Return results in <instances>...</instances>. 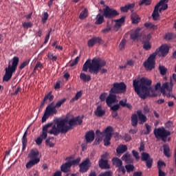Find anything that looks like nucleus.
I'll return each mask as SVG.
<instances>
[{
	"label": "nucleus",
	"mask_w": 176,
	"mask_h": 176,
	"mask_svg": "<svg viewBox=\"0 0 176 176\" xmlns=\"http://www.w3.org/2000/svg\"><path fill=\"white\" fill-rule=\"evenodd\" d=\"M169 52V47L167 45H162L157 49L155 53L151 54L147 61L144 63V67L147 71H151L155 68V57L157 55L166 56Z\"/></svg>",
	"instance_id": "7ed1b4c3"
},
{
	"label": "nucleus",
	"mask_w": 176,
	"mask_h": 176,
	"mask_svg": "<svg viewBox=\"0 0 176 176\" xmlns=\"http://www.w3.org/2000/svg\"><path fill=\"white\" fill-rule=\"evenodd\" d=\"M164 166L166 167V164L163 161H159L157 162V167H158V169L160 170V168H162V167Z\"/></svg>",
	"instance_id": "052dcab7"
},
{
	"label": "nucleus",
	"mask_w": 176,
	"mask_h": 176,
	"mask_svg": "<svg viewBox=\"0 0 176 176\" xmlns=\"http://www.w3.org/2000/svg\"><path fill=\"white\" fill-rule=\"evenodd\" d=\"M88 16V10L85 8L82 12L80 14L79 18L80 19H84Z\"/></svg>",
	"instance_id": "a19ab883"
},
{
	"label": "nucleus",
	"mask_w": 176,
	"mask_h": 176,
	"mask_svg": "<svg viewBox=\"0 0 176 176\" xmlns=\"http://www.w3.org/2000/svg\"><path fill=\"white\" fill-rule=\"evenodd\" d=\"M110 91L113 94H124L126 91V85L123 82H115Z\"/></svg>",
	"instance_id": "9d476101"
},
{
	"label": "nucleus",
	"mask_w": 176,
	"mask_h": 176,
	"mask_svg": "<svg viewBox=\"0 0 176 176\" xmlns=\"http://www.w3.org/2000/svg\"><path fill=\"white\" fill-rule=\"evenodd\" d=\"M19 62H20V58L17 56H14L12 58V65H9L8 67L5 69L6 74L3 77V82H8L12 79V76H13V73L16 72L17 69V66L19 65Z\"/></svg>",
	"instance_id": "39448f33"
},
{
	"label": "nucleus",
	"mask_w": 176,
	"mask_h": 176,
	"mask_svg": "<svg viewBox=\"0 0 176 176\" xmlns=\"http://www.w3.org/2000/svg\"><path fill=\"white\" fill-rule=\"evenodd\" d=\"M159 8H160V4H157L155 7V10L152 14V16L154 21H157L159 19V17H160V14L158 12Z\"/></svg>",
	"instance_id": "a878e982"
},
{
	"label": "nucleus",
	"mask_w": 176,
	"mask_h": 176,
	"mask_svg": "<svg viewBox=\"0 0 176 176\" xmlns=\"http://www.w3.org/2000/svg\"><path fill=\"white\" fill-rule=\"evenodd\" d=\"M38 160L35 159V160H30L25 165V167L28 170H30V168H32L35 164H38Z\"/></svg>",
	"instance_id": "393cba45"
},
{
	"label": "nucleus",
	"mask_w": 176,
	"mask_h": 176,
	"mask_svg": "<svg viewBox=\"0 0 176 176\" xmlns=\"http://www.w3.org/2000/svg\"><path fill=\"white\" fill-rule=\"evenodd\" d=\"M94 114L97 117H102L105 114V111L102 109V105H98L96 109L94 111Z\"/></svg>",
	"instance_id": "4be33fe9"
},
{
	"label": "nucleus",
	"mask_w": 176,
	"mask_h": 176,
	"mask_svg": "<svg viewBox=\"0 0 176 176\" xmlns=\"http://www.w3.org/2000/svg\"><path fill=\"white\" fill-rule=\"evenodd\" d=\"M132 153H133L134 157H135L136 160H139V159H140L139 153L137 152L136 151L133 150L132 151Z\"/></svg>",
	"instance_id": "680f3d73"
},
{
	"label": "nucleus",
	"mask_w": 176,
	"mask_h": 176,
	"mask_svg": "<svg viewBox=\"0 0 176 176\" xmlns=\"http://www.w3.org/2000/svg\"><path fill=\"white\" fill-rule=\"evenodd\" d=\"M82 123V119L80 116L73 118L68 121L69 127H73V126H80Z\"/></svg>",
	"instance_id": "2eb2a0df"
},
{
	"label": "nucleus",
	"mask_w": 176,
	"mask_h": 176,
	"mask_svg": "<svg viewBox=\"0 0 176 176\" xmlns=\"http://www.w3.org/2000/svg\"><path fill=\"white\" fill-rule=\"evenodd\" d=\"M100 176H112L111 171H106L100 175Z\"/></svg>",
	"instance_id": "0e129e2a"
},
{
	"label": "nucleus",
	"mask_w": 176,
	"mask_h": 176,
	"mask_svg": "<svg viewBox=\"0 0 176 176\" xmlns=\"http://www.w3.org/2000/svg\"><path fill=\"white\" fill-rule=\"evenodd\" d=\"M126 43V41L125 39H122L119 45L120 50L124 49Z\"/></svg>",
	"instance_id": "603ef678"
},
{
	"label": "nucleus",
	"mask_w": 176,
	"mask_h": 176,
	"mask_svg": "<svg viewBox=\"0 0 176 176\" xmlns=\"http://www.w3.org/2000/svg\"><path fill=\"white\" fill-rule=\"evenodd\" d=\"M166 129H171L173 127V123L171 121H168L165 124Z\"/></svg>",
	"instance_id": "13d9d810"
},
{
	"label": "nucleus",
	"mask_w": 176,
	"mask_h": 176,
	"mask_svg": "<svg viewBox=\"0 0 176 176\" xmlns=\"http://www.w3.org/2000/svg\"><path fill=\"white\" fill-rule=\"evenodd\" d=\"M125 168L126 170V172L128 173H130L131 172H133V170H135V166L133 164H129L125 166Z\"/></svg>",
	"instance_id": "4c0bfd02"
},
{
	"label": "nucleus",
	"mask_w": 176,
	"mask_h": 176,
	"mask_svg": "<svg viewBox=\"0 0 176 176\" xmlns=\"http://www.w3.org/2000/svg\"><path fill=\"white\" fill-rule=\"evenodd\" d=\"M113 129L112 126H107L104 131L100 132V130H97L96 134L98 137L100 135H104V146H109L110 145V141L112 138Z\"/></svg>",
	"instance_id": "423d86ee"
},
{
	"label": "nucleus",
	"mask_w": 176,
	"mask_h": 176,
	"mask_svg": "<svg viewBox=\"0 0 176 176\" xmlns=\"http://www.w3.org/2000/svg\"><path fill=\"white\" fill-rule=\"evenodd\" d=\"M94 137H95V133L94 131H89L85 135L86 142L87 144H91V142H93L94 140Z\"/></svg>",
	"instance_id": "6ab92c4d"
},
{
	"label": "nucleus",
	"mask_w": 176,
	"mask_h": 176,
	"mask_svg": "<svg viewBox=\"0 0 176 176\" xmlns=\"http://www.w3.org/2000/svg\"><path fill=\"white\" fill-rule=\"evenodd\" d=\"M122 160L126 162V163H133V160L131 157L129 153H126L122 157Z\"/></svg>",
	"instance_id": "72a5a7b5"
},
{
	"label": "nucleus",
	"mask_w": 176,
	"mask_h": 176,
	"mask_svg": "<svg viewBox=\"0 0 176 176\" xmlns=\"http://www.w3.org/2000/svg\"><path fill=\"white\" fill-rule=\"evenodd\" d=\"M27 135H28V131H25L23 134V136L22 138V150L25 151V148H27V144L28 142V140H27Z\"/></svg>",
	"instance_id": "b1692460"
},
{
	"label": "nucleus",
	"mask_w": 176,
	"mask_h": 176,
	"mask_svg": "<svg viewBox=\"0 0 176 176\" xmlns=\"http://www.w3.org/2000/svg\"><path fill=\"white\" fill-rule=\"evenodd\" d=\"M79 60H80L79 56H77V57L71 63V64H70L69 66H70V67H74V65H76L78 63Z\"/></svg>",
	"instance_id": "864d4df0"
},
{
	"label": "nucleus",
	"mask_w": 176,
	"mask_h": 176,
	"mask_svg": "<svg viewBox=\"0 0 176 176\" xmlns=\"http://www.w3.org/2000/svg\"><path fill=\"white\" fill-rule=\"evenodd\" d=\"M113 165L116 167H120V166H122V162L120 159L118 157H113L112 159Z\"/></svg>",
	"instance_id": "2f4dec72"
},
{
	"label": "nucleus",
	"mask_w": 176,
	"mask_h": 176,
	"mask_svg": "<svg viewBox=\"0 0 176 176\" xmlns=\"http://www.w3.org/2000/svg\"><path fill=\"white\" fill-rule=\"evenodd\" d=\"M68 122L67 118H64L60 120L56 121V125L52 126V129L48 132L50 134H53L56 137L60 134H66L67 131L70 129V127L65 124Z\"/></svg>",
	"instance_id": "20e7f679"
},
{
	"label": "nucleus",
	"mask_w": 176,
	"mask_h": 176,
	"mask_svg": "<svg viewBox=\"0 0 176 176\" xmlns=\"http://www.w3.org/2000/svg\"><path fill=\"white\" fill-rule=\"evenodd\" d=\"M54 102H51L45 111L44 115L42 118V122H45L50 116L56 115L58 112L55 106H53Z\"/></svg>",
	"instance_id": "1a4fd4ad"
},
{
	"label": "nucleus",
	"mask_w": 176,
	"mask_h": 176,
	"mask_svg": "<svg viewBox=\"0 0 176 176\" xmlns=\"http://www.w3.org/2000/svg\"><path fill=\"white\" fill-rule=\"evenodd\" d=\"M164 38H165L166 40L170 41V40L173 38V34H170V33L167 34L165 36Z\"/></svg>",
	"instance_id": "338daca9"
},
{
	"label": "nucleus",
	"mask_w": 176,
	"mask_h": 176,
	"mask_svg": "<svg viewBox=\"0 0 176 176\" xmlns=\"http://www.w3.org/2000/svg\"><path fill=\"white\" fill-rule=\"evenodd\" d=\"M152 80L146 78H142L140 80H134L133 86L135 91L142 99L148 96L155 97L157 96L155 91L161 88V83L157 82L155 86V89L151 87Z\"/></svg>",
	"instance_id": "f257e3e1"
},
{
	"label": "nucleus",
	"mask_w": 176,
	"mask_h": 176,
	"mask_svg": "<svg viewBox=\"0 0 176 176\" xmlns=\"http://www.w3.org/2000/svg\"><path fill=\"white\" fill-rule=\"evenodd\" d=\"M146 131L144 133V135H148L151 132V126L148 124H145Z\"/></svg>",
	"instance_id": "49530a36"
},
{
	"label": "nucleus",
	"mask_w": 176,
	"mask_h": 176,
	"mask_svg": "<svg viewBox=\"0 0 176 176\" xmlns=\"http://www.w3.org/2000/svg\"><path fill=\"white\" fill-rule=\"evenodd\" d=\"M102 41V40L100 37L94 36L92 38H91L90 40H89V41L87 43V45L89 47H92L96 44H98L100 45L101 44Z\"/></svg>",
	"instance_id": "dca6fc26"
},
{
	"label": "nucleus",
	"mask_w": 176,
	"mask_h": 176,
	"mask_svg": "<svg viewBox=\"0 0 176 176\" xmlns=\"http://www.w3.org/2000/svg\"><path fill=\"white\" fill-rule=\"evenodd\" d=\"M159 69L160 71V74L163 76L166 75L167 69L164 66H160Z\"/></svg>",
	"instance_id": "09e8293b"
},
{
	"label": "nucleus",
	"mask_w": 176,
	"mask_h": 176,
	"mask_svg": "<svg viewBox=\"0 0 176 176\" xmlns=\"http://www.w3.org/2000/svg\"><path fill=\"white\" fill-rule=\"evenodd\" d=\"M135 5L134 4H128L126 5L124 7H121L120 8V10L122 12H127L129 11V10H131L133 8H134Z\"/></svg>",
	"instance_id": "7c9ffc66"
},
{
	"label": "nucleus",
	"mask_w": 176,
	"mask_h": 176,
	"mask_svg": "<svg viewBox=\"0 0 176 176\" xmlns=\"http://www.w3.org/2000/svg\"><path fill=\"white\" fill-rule=\"evenodd\" d=\"M131 125L133 126V127H137L138 124V115L135 113L133 114L131 118Z\"/></svg>",
	"instance_id": "bb28decb"
},
{
	"label": "nucleus",
	"mask_w": 176,
	"mask_h": 176,
	"mask_svg": "<svg viewBox=\"0 0 176 176\" xmlns=\"http://www.w3.org/2000/svg\"><path fill=\"white\" fill-rule=\"evenodd\" d=\"M54 95H52V91H50L43 98L44 100L47 101V100H49L50 102L54 100Z\"/></svg>",
	"instance_id": "e433bc0d"
},
{
	"label": "nucleus",
	"mask_w": 176,
	"mask_h": 176,
	"mask_svg": "<svg viewBox=\"0 0 176 176\" xmlns=\"http://www.w3.org/2000/svg\"><path fill=\"white\" fill-rule=\"evenodd\" d=\"M30 64V59L26 60L25 62L22 63L21 65L19 66V69H24L25 67L28 65Z\"/></svg>",
	"instance_id": "de8ad7c7"
},
{
	"label": "nucleus",
	"mask_w": 176,
	"mask_h": 176,
	"mask_svg": "<svg viewBox=\"0 0 176 176\" xmlns=\"http://www.w3.org/2000/svg\"><path fill=\"white\" fill-rule=\"evenodd\" d=\"M116 95L113 92L109 91V95L106 99V102L108 106H110L112 103L116 102Z\"/></svg>",
	"instance_id": "a211bd4d"
},
{
	"label": "nucleus",
	"mask_w": 176,
	"mask_h": 176,
	"mask_svg": "<svg viewBox=\"0 0 176 176\" xmlns=\"http://www.w3.org/2000/svg\"><path fill=\"white\" fill-rule=\"evenodd\" d=\"M80 78L84 82H89L91 80V78L89 75H86L85 73H81L80 74Z\"/></svg>",
	"instance_id": "f704fd0d"
},
{
	"label": "nucleus",
	"mask_w": 176,
	"mask_h": 176,
	"mask_svg": "<svg viewBox=\"0 0 176 176\" xmlns=\"http://www.w3.org/2000/svg\"><path fill=\"white\" fill-rule=\"evenodd\" d=\"M67 99L66 98H63L60 100H58L56 104H55V108L58 109L61 107L62 104H63L66 102Z\"/></svg>",
	"instance_id": "79ce46f5"
},
{
	"label": "nucleus",
	"mask_w": 176,
	"mask_h": 176,
	"mask_svg": "<svg viewBox=\"0 0 176 176\" xmlns=\"http://www.w3.org/2000/svg\"><path fill=\"white\" fill-rule=\"evenodd\" d=\"M52 126H53L52 122L47 123V124L43 126L41 134L35 140L36 145H41L43 140H46L47 137V133H49L48 129H50V127H52Z\"/></svg>",
	"instance_id": "6e6552de"
},
{
	"label": "nucleus",
	"mask_w": 176,
	"mask_h": 176,
	"mask_svg": "<svg viewBox=\"0 0 176 176\" xmlns=\"http://www.w3.org/2000/svg\"><path fill=\"white\" fill-rule=\"evenodd\" d=\"M124 140H125V141L126 142H129V141H131L132 140V138L131 136L128 134V133H126L124 135Z\"/></svg>",
	"instance_id": "5fc2aeb1"
},
{
	"label": "nucleus",
	"mask_w": 176,
	"mask_h": 176,
	"mask_svg": "<svg viewBox=\"0 0 176 176\" xmlns=\"http://www.w3.org/2000/svg\"><path fill=\"white\" fill-rule=\"evenodd\" d=\"M106 97H107V94L103 93L100 96V99L101 101H104L105 100Z\"/></svg>",
	"instance_id": "774afa93"
},
{
	"label": "nucleus",
	"mask_w": 176,
	"mask_h": 176,
	"mask_svg": "<svg viewBox=\"0 0 176 176\" xmlns=\"http://www.w3.org/2000/svg\"><path fill=\"white\" fill-rule=\"evenodd\" d=\"M138 118L139 119V124H142L147 121L146 116L142 113L141 111H137Z\"/></svg>",
	"instance_id": "412c9836"
},
{
	"label": "nucleus",
	"mask_w": 176,
	"mask_h": 176,
	"mask_svg": "<svg viewBox=\"0 0 176 176\" xmlns=\"http://www.w3.org/2000/svg\"><path fill=\"white\" fill-rule=\"evenodd\" d=\"M144 26L147 28V29H150V30H157V25H153V23H146L144 24Z\"/></svg>",
	"instance_id": "58836bf2"
},
{
	"label": "nucleus",
	"mask_w": 176,
	"mask_h": 176,
	"mask_svg": "<svg viewBox=\"0 0 176 176\" xmlns=\"http://www.w3.org/2000/svg\"><path fill=\"white\" fill-rule=\"evenodd\" d=\"M151 3V0H140V1L139 2L138 5L140 6H142V5H145V6H149Z\"/></svg>",
	"instance_id": "a18cd8bd"
},
{
	"label": "nucleus",
	"mask_w": 176,
	"mask_h": 176,
	"mask_svg": "<svg viewBox=\"0 0 176 176\" xmlns=\"http://www.w3.org/2000/svg\"><path fill=\"white\" fill-rule=\"evenodd\" d=\"M32 25H33V24L31 22H25L23 23V27L25 29H28V28H32Z\"/></svg>",
	"instance_id": "8fccbe9b"
},
{
	"label": "nucleus",
	"mask_w": 176,
	"mask_h": 176,
	"mask_svg": "<svg viewBox=\"0 0 176 176\" xmlns=\"http://www.w3.org/2000/svg\"><path fill=\"white\" fill-rule=\"evenodd\" d=\"M127 149L128 148L126 145H122L116 148V152L118 155H120L121 153H124V152H126Z\"/></svg>",
	"instance_id": "cd10ccee"
},
{
	"label": "nucleus",
	"mask_w": 176,
	"mask_h": 176,
	"mask_svg": "<svg viewBox=\"0 0 176 176\" xmlns=\"http://www.w3.org/2000/svg\"><path fill=\"white\" fill-rule=\"evenodd\" d=\"M143 48L148 51L151 49V45L148 41H143Z\"/></svg>",
	"instance_id": "ea45409f"
},
{
	"label": "nucleus",
	"mask_w": 176,
	"mask_h": 176,
	"mask_svg": "<svg viewBox=\"0 0 176 176\" xmlns=\"http://www.w3.org/2000/svg\"><path fill=\"white\" fill-rule=\"evenodd\" d=\"M48 13L47 12H43V18H42V22L43 23H45L47 19H48Z\"/></svg>",
	"instance_id": "3c124183"
},
{
	"label": "nucleus",
	"mask_w": 176,
	"mask_h": 176,
	"mask_svg": "<svg viewBox=\"0 0 176 176\" xmlns=\"http://www.w3.org/2000/svg\"><path fill=\"white\" fill-rule=\"evenodd\" d=\"M120 14L117 10L109 8V6H106L104 9H103V15L106 19H111L118 16Z\"/></svg>",
	"instance_id": "9b49d317"
},
{
	"label": "nucleus",
	"mask_w": 176,
	"mask_h": 176,
	"mask_svg": "<svg viewBox=\"0 0 176 176\" xmlns=\"http://www.w3.org/2000/svg\"><path fill=\"white\" fill-rule=\"evenodd\" d=\"M81 159L80 157L76 159V160H74L73 161H71V164H72V166H76V164H78V163H80Z\"/></svg>",
	"instance_id": "6e6d98bb"
},
{
	"label": "nucleus",
	"mask_w": 176,
	"mask_h": 176,
	"mask_svg": "<svg viewBox=\"0 0 176 176\" xmlns=\"http://www.w3.org/2000/svg\"><path fill=\"white\" fill-rule=\"evenodd\" d=\"M126 102H127L126 99L125 100H122L120 101L118 104H120V106L121 105L122 107H125L126 104Z\"/></svg>",
	"instance_id": "69168bd1"
},
{
	"label": "nucleus",
	"mask_w": 176,
	"mask_h": 176,
	"mask_svg": "<svg viewBox=\"0 0 176 176\" xmlns=\"http://www.w3.org/2000/svg\"><path fill=\"white\" fill-rule=\"evenodd\" d=\"M43 67V64H42L41 62L38 61V62L36 63V64L34 68V70L35 71V70H36L38 68H40V69H41Z\"/></svg>",
	"instance_id": "4d7b16f0"
},
{
	"label": "nucleus",
	"mask_w": 176,
	"mask_h": 176,
	"mask_svg": "<svg viewBox=\"0 0 176 176\" xmlns=\"http://www.w3.org/2000/svg\"><path fill=\"white\" fill-rule=\"evenodd\" d=\"M141 159L142 162H146V167H148V168H151L153 160L151 157L148 153H142Z\"/></svg>",
	"instance_id": "4468645a"
},
{
	"label": "nucleus",
	"mask_w": 176,
	"mask_h": 176,
	"mask_svg": "<svg viewBox=\"0 0 176 176\" xmlns=\"http://www.w3.org/2000/svg\"><path fill=\"white\" fill-rule=\"evenodd\" d=\"M51 32H52V29L50 30V31L48 32L47 35L45 38V41L43 43L44 45H45L48 42L50 37Z\"/></svg>",
	"instance_id": "e2e57ef3"
},
{
	"label": "nucleus",
	"mask_w": 176,
	"mask_h": 176,
	"mask_svg": "<svg viewBox=\"0 0 176 176\" xmlns=\"http://www.w3.org/2000/svg\"><path fill=\"white\" fill-rule=\"evenodd\" d=\"M104 14L102 15L100 14H98L96 16V25H100L102 24L104 21Z\"/></svg>",
	"instance_id": "473e14b6"
},
{
	"label": "nucleus",
	"mask_w": 176,
	"mask_h": 176,
	"mask_svg": "<svg viewBox=\"0 0 176 176\" xmlns=\"http://www.w3.org/2000/svg\"><path fill=\"white\" fill-rule=\"evenodd\" d=\"M70 167H72V164L70 161H69L61 166L60 170L63 173H67L69 172Z\"/></svg>",
	"instance_id": "5701e85b"
},
{
	"label": "nucleus",
	"mask_w": 176,
	"mask_h": 176,
	"mask_svg": "<svg viewBox=\"0 0 176 176\" xmlns=\"http://www.w3.org/2000/svg\"><path fill=\"white\" fill-rule=\"evenodd\" d=\"M120 106L119 104H115L113 106H112L111 107V109L113 111H117L118 110H119Z\"/></svg>",
	"instance_id": "bf43d9fd"
},
{
	"label": "nucleus",
	"mask_w": 176,
	"mask_h": 176,
	"mask_svg": "<svg viewBox=\"0 0 176 176\" xmlns=\"http://www.w3.org/2000/svg\"><path fill=\"white\" fill-rule=\"evenodd\" d=\"M82 93L81 91L77 92L75 97L70 100V102H73L78 100L82 96Z\"/></svg>",
	"instance_id": "37998d69"
},
{
	"label": "nucleus",
	"mask_w": 176,
	"mask_h": 176,
	"mask_svg": "<svg viewBox=\"0 0 176 176\" xmlns=\"http://www.w3.org/2000/svg\"><path fill=\"white\" fill-rule=\"evenodd\" d=\"M106 65V61L102 60L100 58H94L92 60L88 59L82 66V71L87 72L89 69V72L91 74L96 75L100 70L101 74H104L107 72L106 69H102V67Z\"/></svg>",
	"instance_id": "f03ea898"
},
{
	"label": "nucleus",
	"mask_w": 176,
	"mask_h": 176,
	"mask_svg": "<svg viewBox=\"0 0 176 176\" xmlns=\"http://www.w3.org/2000/svg\"><path fill=\"white\" fill-rule=\"evenodd\" d=\"M47 56L49 58V60L53 62H56L58 58L56 56H54V54L52 52H48Z\"/></svg>",
	"instance_id": "c03bdc74"
},
{
	"label": "nucleus",
	"mask_w": 176,
	"mask_h": 176,
	"mask_svg": "<svg viewBox=\"0 0 176 176\" xmlns=\"http://www.w3.org/2000/svg\"><path fill=\"white\" fill-rule=\"evenodd\" d=\"M164 153L166 157H170V147L168 144L164 145Z\"/></svg>",
	"instance_id": "c9c22d12"
},
{
	"label": "nucleus",
	"mask_w": 176,
	"mask_h": 176,
	"mask_svg": "<svg viewBox=\"0 0 176 176\" xmlns=\"http://www.w3.org/2000/svg\"><path fill=\"white\" fill-rule=\"evenodd\" d=\"M153 134L157 140H162L164 142H166V139L170 135V131L165 129L164 127L162 126L160 128H155L153 131Z\"/></svg>",
	"instance_id": "0eeeda50"
},
{
	"label": "nucleus",
	"mask_w": 176,
	"mask_h": 176,
	"mask_svg": "<svg viewBox=\"0 0 176 176\" xmlns=\"http://www.w3.org/2000/svg\"><path fill=\"white\" fill-rule=\"evenodd\" d=\"M131 19L132 20V23L134 24H138L140 21V16L135 13L131 14Z\"/></svg>",
	"instance_id": "c85d7f7f"
},
{
	"label": "nucleus",
	"mask_w": 176,
	"mask_h": 176,
	"mask_svg": "<svg viewBox=\"0 0 176 176\" xmlns=\"http://www.w3.org/2000/svg\"><path fill=\"white\" fill-rule=\"evenodd\" d=\"M100 168L103 170H109L110 165L108 161V154L105 153L101 155V159L98 162Z\"/></svg>",
	"instance_id": "f8f14e48"
},
{
	"label": "nucleus",
	"mask_w": 176,
	"mask_h": 176,
	"mask_svg": "<svg viewBox=\"0 0 176 176\" xmlns=\"http://www.w3.org/2000/svg\"><path fill=\"white\" fill-rule=\"evenodd\" d=\"M140 31H141V28H138L135 30H134L131 34V38L135 41H138V38L140 37Z\"/></svg>",
	"instance_id": "aec40b11"
},
{
	"label": "nucleus",
	"mask_w": 176,
	"mask_h": 176,
	"mask_svg": "<svg viewBox=\"0 0 176 176\" xmlns=\"http://www.w3.org/2000/svg\"><path fill=\"white\" fill-rule=\"evenodd\" d=\"M91 164L89 158L84 160L80 165L79 172L82 173H85L88 171L89 167H91Z\"/></svg>",
	"instance_id": "ddd939ff"
},
{
	"label": "nucleus",
	"mask_w": 176,
	"mask_h": 176,
	"mask_svg": "<svg viewBox=\"0 0 176 176\" xmlns=\"http://www.w3.org/2000/svg\"><path fill=\"white\" fill-rule=\"evenodd\" d=\"M38 155H39V151L36 148L32 149L28 154V157L32 160H35V159H37L38 160V162H39L40 158L38 157Z\"/></svg>",
	"instance_id": "f3484780"
},
{
	"label": "nucleus",
	"mask_w": 176,
	"mask_h": 176,
	"mask_svg": "<svg viewBox=\"0 0 176 176\" xmlns=\"http://www.w3.org/2000/svg\"><path fill=\"white\" fill-rule=\"evenodd\" d=\"M126 16H124L120 19H116L114 21L116 22V28H120L123 23L125 22Z\"/></svg>",
	"instance_id": "c756f323"
}]
</instances>
